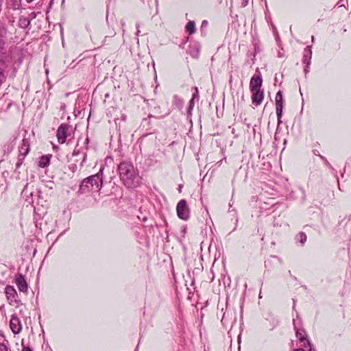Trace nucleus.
<instances>
[{"mask_svg":"<svg viewBox=\"0 0 351 351\" xmlns=\"http://www.w3.org/2000/svg\"><path fill=\"white\" fill-rule=\"evenodd\" d=\"M118 171L120 179L128 188H133L138 186L141 178L138 172L130 162H122L119 165Z\"/></svg>","mask_w":351,"mask_h":351,"instance_id":"nucleus-1","label":"nucleus"},{"mask_svg":"<svg viewBox=\"0 0 351 351\" xmlns=\"http://www.w3.org/2000/svg\"><path fill=\"white\" fill-rule=\"evenodd\" d=\"M102 171L103 169H100L99 173L84 179L78 193L83 194L90 191H99L103 185Z\"/></svg>","mask_w":351,"mask_h":351,"instance_id":"nucleus-2","label":"nucleus"},{"mask_svg":"<svg viewBox=\"0 0 351 351\" xmlns=\"http://www.w3.org/2000/svg\"><path fill=\"white\" fill-rule=\"evenodd\" d=\"M293 322L296 337L301 343L300 346L308 348V350L311 351V343L306 339L305 330L301 328V320L299 318L298 315H297L296 319H293Z\"/></svg>","mask_w":351,"mask_h":351,"instance_id":"nucleus-3","label":"nucleus"},{"mask_svg":"<svg viewBox=\"0 0 351 351\" xmlns=\"http://www.w3.org/2000/svg\"><path fill=\"white\" fill-rule=\"evenodd\" d=\"M5 294L9 304L15 307L20 306L22 303L19 298L18 293L13 286L7 285L5 288Z\"/></svg>","mask_w":351,"mask_h":351,"instance_id":"nucleus-4","label":"nucleus"},{"mask_svg":"<svg viewBox=\"0 0 351 351\" xmlns=\"http://www.w3.org/2000/svg\"><path fill=\"white\" fill-rule=\"evenodd\" d=\"M178 217L183 220H187L190 216V210L185 199H181L177 204Z\"/></svg>","mask_w":351,"mask_h":351,"instance_id":"nucleus-5","label":"nucleus"},{"mask_svg":"<svg viewBox=\"0 0 351 351\" xmlns=\"http://www.w3.org/2000/svg\"><path fill=\"white\" fill-rule=\"evenodd\" d=\"M71 130V127L68 124L62 123L58 127L56 136L60 143H65L66 137L70 135Z\"/></svg>","mask_w":351,"mask_h":351,"instance_id":"nucleus-6","label":"nucleus"},{"mask_svg":"<svg viewBox=\"0 0 351 351\" xmlns=\"http://www.w3.org/2000/svg\"><path fill=\"white\" fill-rule=\"evenodd\" d=\"M276 114L278 118V123L280 124L281 123V117L282 115V109H283V97L282 93L281 90L278 91L276 95Z\"/></svg>","mask_w":351,"mask_h":351,"instance_id":"nucleus-7","label":"nucleus"},{"mask_svg":"<svg viewBox=\"0 0 351 351\" xmlns=\"http://www.w3.org/2000/svg\"><path fill=\"white\" fill-rule=\"evenodd\" d=\"M15 283L20 292L27 293L28 290L27 283L21 274H18L15 277Z\"/></svg>","mask_w":351,"mask_h":351,"instance_id":"nucleus-8","label":"nucleus"},{"mask_svg":"<svg viewBox=\"0 0 351 351\" xmlns=\"http://www.w3.org/2000/svg\"><path fill=\"white\" fill-rule=\"evenodd\" d=\"M252 95V102L255 106H259L264 98V90L263 89H258L256 90H251Z\"/></svg>","mask_w":351,"mask_h":351,"instance_id":"nucleus-9","label":"nucleus"},{"mask_svg":"<svg viewBox=\"0 0 351 351\" xmlns=\"http://www.w3.org/2000/svg\"><path fill=\"white\" fill-rule=\"evenodd\" d=\"M10 326L14 334H19L22 329L20 319L16 315H12L10 321Z\"/></svg>","mask_w":351,"mask_h":351,"instance_id":"nucleus-10","label":"nucleus"},{"mask_svg":"<svg viewBox=\"0 0 351 351\" xmlns=\"http://www.w3.org/2000/svg\"><path fill=\"white\" fill-rule=\"evenodd\" d=\"M263 84V79L261 77V75H253L250 82V90H256L261 89Z\"/></svg>","mask_w":351,"mask_h":351,"instance_id":"nucleus-11","label":"nucleus"},{"mask_svg":"<svg viewBox=\"0 0 351 351\" xmlns=\"http://www.w3.org/2000/svg\"><path fill=\"white\" fill-rule=\"evenodd\" d=\"M30 143L29 140L27 138H24L22 141V143L19 147V152L20 154H28L29 152Z\"/></svg>","mask_w":351,"mask_h":351,"instance_id":"nucleus-12","label":"nucleus"},{"mask_svg":"<svg viewBox=\"0 0 351 351\" xmlns=\"http://www.w3.org/2000/svg\"><path fill=\"white\" fill-rule=\"evenodd\" d=\"M50 157L48 155H43L38 160V167L45 168L49 165Z\"/></svg>","mask_w":351,"mask_h":351,"instance_id":"nucleus-13","label":"nucleus"},{"mask_svg":"<svg viewBox=\"0 0 351 351\" xmlns=\"http://www.w3.org/2000/svg\"><path fill=\"white\" fill-rule=\"evenodd\" d=\"M311 50L307 47L304 49V56H303V62L306 64L308 66L310 64V60L311 58Z\"/></svg>","mask_w":351,"mask_h":351,"instance_id":"nucleus-14","label":"nucleus"},{"mask_svg":"<svg viewBox=\"0 0 351 351\" xmlns=\"http://www.w3.org/2000/svg\"><path fill=\"white\" fill-rule=\"evenodd\" d=\"M186 31L189 34H193L195 32V24L193 21H190L187 23L186 27H185Z\"/></svg>","mask_w":351,"mask_h":351,"instance_id":"nucleus-15","label":"nucleus"},{"mask_svg":"<svg viewBox=\"0 0 351 351\" xmlns=\"http://www.w3.org/2000/svg\"><path fill=\"white\" fill-rule=\"evenodd\" d=\"M297 241L300 242L302 245L304 244L306 241V235L304 232H300L296 235Z\"/></svg>","mask_w":351,"mask_h":351,"instance_id":"nucleus-16","label":"nucleus"},{"mask_svg":"<svg viewBox=\"0 0 351 351\" xmlns=\"http://www.w3.org/2000/svg\"><path fill=\"white\" fill-rule=\"evenodd\" d=\"M7 30L4 25L0 24V44L3 43L5 38Z\"/></svg>","mask_w":351,"mask_h":351,"instance_id":"nucleus-17","label":"nucleus"},{"mask_svg":"<svg viewBox=\"0 0 351 351\" xmlns=\"http://www.w3.org/2000/svg\"><path fill=\"white\" fill-rule=\"evenodd\" d=\"M3 343H8V341L6 340L4 335L0 332V345Z\"/></svg>","mask_w":351,"mask_h":351,"instance_id":"nucleus-18","label":"nucleus"},{"mask_svg":"<svg viewBox=\"0 0 351 351\" xmlns=\"http://www.w3.org/2000/svg\"><path fill=\"white\" fill-rule=\"evenodd\" d=\"M199 97V91L197 87H194V93L192 95V99H198Z\"/></svg>","mask_w":351,"mask_h":351,"instance_id":"nucleus-19","label":"nucleus"},{"mask_svg":"<svg viewBox=\"0 0 351 351\" xmlns=\"http://www.w3.org/2000/svg\"><path fill=\"white\" fill-rule=\"evenodd\" d=\"M0 351H8V343L1 344Z\"/></svg>","mask_w":351,"mask_h":351,"instance_id":"nucleus-20","label":"nucleus"},{"mask_svg":"<svg viewBox=\"0 0 351 351\" xmlns=\"http://www.w3.org/2000/svg\"><path fill=\"white\" fill-rule=\"evenodd\" d=\"M20 23L21 25H23L24 26H27V25H28L30 23V22H29V21L26 20L25 19H24L23 20L20 19Z\"/></svg>","mask_w":351,"mask_h":351,"instance_id":"nucleus-21","label":"nucleus"},{"mask_svg":"<svg viewBox=\"0 0 351 351\" xmlns=\"http://www.w3.org/2000/svg\"><path fill=\"white\" fill-rule=\"evenodd\" d=\"M194 100L195 99H192L190 100L189 101V111L191 110V109L193 108L194 106Z\"/></svg>","mask_w":351,"mask_h":351,"instance_id":"nucleus-22","label":"nucleus"},{"mask_svg":"<svg viewBox=\"0 0 351 351\" xmlns=\"http://www.w3.org/2000/svg\"><path fill=\"white\" fill-rule=\"evenodd\" d=\"M3 79H4V75H3V71L0 68V84L3 82Z\"/></svg>","mask_w":351,"mask_h":351,"instance_id":"nucleus-23","label":"nucleus"},{"mask_svg":"<svg viewBox=\"0 0 351 351\" xmlns=\"http://www.w3.org/2000/svg\"><path fill=\"white\" fill-rule=\"evenodd\" d=\"M23 351H33L29 347L25 346L23 344Z\"/></svg>","mask_w":351,"mask_h":351,"instance_id":"nucleus-24","label":"nucleus"},{"mask_svg":"<svg viewBox=\"0 0 351 351\" xmlns=\"http://www.w3.org/2000/svg\"><path fill=\"white\" fill-rule=\"evenodd\" d=\"M306 348L304 347L303 348H298L295 349L294 351H306Z\"/></svg>","mask_w":351,"mask_h":351,"instance_id":"nucleus-25","label":"nucleus"},{"mask_svg":"<svg viewBox=\"0 0 351 351\" xmlns=\"http://www.w3.org/2000/svg\"><path fill=\"white\" fill-rule=\"evenodd\" d=\"M186 227H183L182 228V232L184 234L186 233Z\"/></svg>","mask_w":351,"mask_h":351,"instance_id":"nucleus-26","label":"nucleus"},{"mask_svg":"<svg viewBox=\"0 0 351 351\" xmlns=\"http://www.w3.org/2000/svg\"><path fill=\"white\" fill-rule=\"evenodd\" d=\"M136 28L138 29L139 28V25H136ZM140 31L139 29L137 30V32H136V35H138Z\"/></svg>","mask_w":351,"mask_h":351,"instance_id":"nucleus-27","label":"nucleus"},{"mask_svg":"<svg viewBox=\"0 0 351 351\" xmlns=\"http://www.w3.org/2000/svg\"><path fill=\"white\" fill-rule=\"evenodd\" d=\"M244 1V5H246L248 3V0H243Z\"/></svg>","mask_w":351,"mask_h":351,"instance_id":"nucleus-28","label":"nucleus"},{"mask_svg":"<svg viewBox=\"0 0 351 351\" xmlns=\"http://www.w3.org/2000/svg\"><path fill=\"white\" fill-rule=\"evenodd\" d=\"M206 24H207V21H204L202 22V25H206Z\"/></svg>","mask_w":351,"mask_h":351,"instance_id":"nucleus-29","label":"nucleus"},{"mask_svg":"<svg viewBox=\"0 0 351 351\" xmlns=\"http://www.w3.org/2000/svg\"><path fill=\"white\" fill-rule=\"evenodd\" d=\"M224 320H225V314L223 315V316L222 317L221 322H223Z\"/></svg>","mask_w":351,"mask_h":351,"instance_id":"nucleus-30","label":"nucleus"},{"mask_svg":"<svg viewBox=\"0 0 351 351\" xmlns=\"http://www.w3.org/2000/svg\"><path fill=\"white\" fill-rule=\"evenodd\" d=\"M20 165H21V163H20V162H17V164H16V167H19V166H20Z\"/></svg>","mask_w":351,"mask_h":351,"instance_id":"nucleus-31","label":"nucleus"},{"mask_svg":"<svg viewBox=\"0 0 351 351\" xmlns=\"http://www.w3.org/2000/svg\"><path fill=\"white\" fill-rule=\"evenodd\" d=\"M320 158H321V159H322V160H324V159H325V158H324V157L323 156H322V155H320Z\"/></svg>","mask_w":351,"mask_h":351,"instance_id":"nucleus-32","label":"nucleus"},{"mask_svg":"<svg viewBox=\"0 0 351 351\" xmlns=\"http://www.w3.org/2000/svg\"><path fill=\"white\" fill-rule=\"evenodd\" d=\"M138 344L137 345V346H136V349H135V350H134V351H137V350H138Z\"/></svg>","mask_w":351,"mask_h":351,"instance_id":"nucleus-33","label":"nucleus"},{"mask_svg":"<svg viewBox=\"0 0 351 351\" xmlns=\"http://www.w3.org/2000/svg\"><path fill=\"white\" fill-rule=\"evenodd\" d=\"M262 297L261 292L259 293V298H261Z\"/></svg>","mask_w":351,"mask_h":351,"instance_id":"nucleus-34","label":"nucleus"},{"mask_svg":"<svg viewBox=\"0 0 351 351\" xmlns=\"http://www.w3.org/2000/svg\"><path fill=\"white\" fill-rule=\"evenodd\" d=\"M151 117H152V114H149L148 118L150 119Z\"/></svg>","mask_w":351,"mask_h":351,"instance_id":"nucleus-35","label":"nucleus"},{"mask_svg":"<svg viewBox=\"0 0 351 351\" xmlns=\"http://www.w3.org/2000/svg\"><path fill=\"white\" fill-rule=\"evenodd\" d=\"M179 191H181V186H179Z\"/></svg>","mask_w":351,"mask_h":351,"instance_id":"nucleus-36","label":"nucleus"},{"mask_svg":"<svg viewBox=\"0 0 351 351\" xmlns=\"http://www.w3.org/2000/svg\"><path fill=\"white\" fill-rule=\"evenodd\" d=\"M315 40L314 36H312V40Z\"/></svg>","mask_w":351,"mask_h":351,"instance_id":"nucleus-37","label":"nucleus"}]
</instances>
